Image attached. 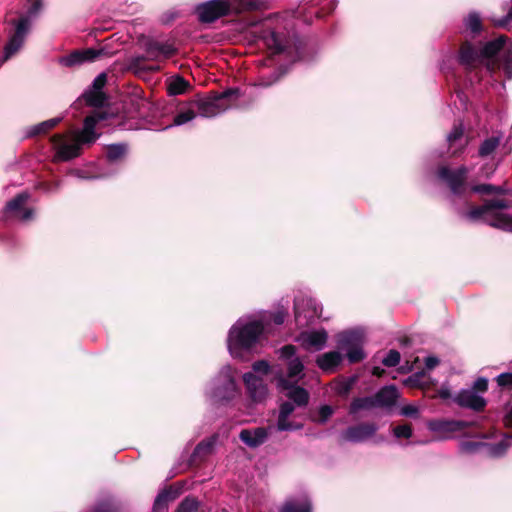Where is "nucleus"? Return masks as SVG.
I'll list each match as a JSON object with an SVG mask.
<instances>
[{
	"label": "nucleus",
	"instance_id": "nucleus-37",
	"mask_svg": "<svg viewBox=\"0 0 512 512\" xmlns=\"http://www.w3.org/2000/svg\"><path fill=\"white\" fill-rule=\"evenodd\" d=\"M175 497L172 496L171 491L164 490L162 491L155 499L154 502V510L161 511L167 507V504L170 500H173Z\"/></svg>",
	"mask_w": 512,
	"mask_h": 512
},
{
	"label": "nucleus",
	"instance_id": "nucleus-3",
	"mask_svg": "<svg viewBox=\"0 0 512 512\" xmlns=\"http://www.w3.org/2000/svg\"><path fill=\"white\" fill-rule=\"evenodd\" d=\"M508 208V202L503 199L486 201L482 206H473L460 211L459 215L469 222L482 221L492 227L512 232V216L502 210Z\"/></svg>",
	"mask_w": 512,
	"mask_h": 512
},
{
	"label": "nucleus",
	"instance_id": "nucleus-56",
	"mask_svg": "<svg viewBox=\"0 0 512 512\" xmlns=\"http://www.w3.org/2000/svg\"><path fill=\"white\" fill-rule=\"evenodd\" d=\"M482 447V444L475 443V442H463L461 444V448L464 451L472 452L477 450L478 448Z\"/></svg>",
	"mask_w": 512,
	"mask_h": 512
},
{
	"label": "nucleus",
	"instance_id": "nucleus-62",
	"mask_svg": "<svg viewBox=\"0 0 512 512\" xmlns=\"http://www.w3.org/2000/svg\"><path fill=\"white\" fill-rule=\"evenodd\" d=\"M466 143L467 142L465 141L463 144H461V148H463L466 145Z\"/></svg>",
	"mask_w": 512,
	"mask_h": 512
},
{
	"label": "nucleus",
	"instance_id": "nucleus-54",
	"mask_svg": "<svg viewBox=\"0 0 512 512\" xmlns=\"http://www.w3.org/2000/svg\"><path fill=\"white\" fill-rule=\"evenodd\" d=\"M280 354L282 358L291 359L295 355V347L292 345H286L281 348Z\"/></svg>",
	"mask_w": 512,
	"mask_h": 512
},
{
	"label": "nucleus",
	"instance_id": "nucleus-18",
	"mask_svg": "<svg viewBox=\"0 0 512 512\" xmlns=\"http://www.w3.org/2000/svg\"><path fill=\"white\" fill-rule=\"evenodd\" d=\"M271 429L272 427H257L253 429H243L240 432L239 437L241 441L245 443L247 446L255 448L266 441L269 435V431Z\"/></svg>",
	"mask_w": 512,
	"mask_h": 512
},
{
	"label": "nucleus",
	"instance_id": "nucleus-39",
	"mask_svg": "<svg viewBox=\"0 0 512 512\" xmlns=\"http://www.w3.org/2000/svg\"><path fill=\"white\" fill-rule=\"evenodd\" d=\"M199 502L192 497H186L177 507L175 512H196Z\"/></svg>",
	"mask_w": 512,
	"mask_h": 512
},
{
	"label": "nucleus",
	"instance_id": "nucleus-51",
	"mask_svg": "<svg viewBox=\"0 0 512 512\" xmlns=\"http://www.w3.org/2000/svg\"><path fill=\"white\" fill-rule=\"evenodd\" d=\"M418 412V408L414 405H405L401 408V415L407 417H417Z\"/></svg>",
	"mask_w": 512,
	"mask_h": 512
},
{
	"label": "nucleus",
	"instance_id": "nucleus-13",
	"mask_svg": "<svg viewBox=\"0 0 512 512\" xmlns=\"http://www.w3.org/2000/svg\"><path fill=\"white\" fill-rule=\"evenodd\" d=\"M328 339L327 332L324 329L302 332L298 336V342L306 350H321Z\"/></svg>",
	"mask_w": 512,
	"mask_h": 512
},
{
	"label": "nucleus",
	"instance_id": "nucleus-30",
	"mask_svg": "<svg viewBox=\"0 0 512 512\" xmlns=\"http://www.w3.org/2000/svg\"><path fill=\"white\" fill-rule=\"evenodd\" d=\"M60 120H61L60 118H52V119L43 121L42 123L33 126L29 132V135L34 136V135L46 133L47 131L54 128L60 122Z\"/></svg>",
	"mask_w": 512,
	"mask_h": 512
},
{
	"label": "nucleus",
	"instance_id": "nucleus-11",
	"mask_svg": "<svg viewBox=\"0 0 512 512\" xmlns=\"http://www.w3.org/2000/svg\"><path fill=\"white\" fill-rule=\"evenodd\" d=\"M295 320L299 325H307L315 318H319L320 308L312 299H302L295 301Z\"/></svg>",
	"mask_w": 512,
	"mask_h": 512
},
{
	"label": "nucleus",
	"instance_id": "nucleus-44",
	"mask_svg": "<svg viewBox=\"0 0 512 512\" xmlns=\"http://www.w3.org/2000/svg\"><path fill=\"white\" fill-rule=\"evenodd\" d=\"M400 353L397 350H390L382 363L387 367H395L400 362Z\"/></svg>",
	"mask_w": 512,
	"mask_h": 512
},
{
	"label": "nucleus",
	"instance_id": "nucleus-42",
	"mask_svg": "<svg viewBox=\"0 0 512 512\" xmlns=\"http://www.w3.org/2000/svg\"><path fill=\"white\" fill-rule=\"evenodd\" d=\"M465 26L473 33H478L481 30V19L477 13H470L465 20Z\"/></svg>",
	"mask_w": 512,
	"mask_h": 512
},
{
	"label": "nucleus",
	"instance_id": "nucleus-20",
	"mask_svg": "<svg viewBox=\"0 0 512 512\" xmlns=\"http://www.w3.org/2000/svg\"><path fill=\"white\" fill-rule=\"evenodd\" d=\"M28 199V193L18 194L6 204V212L14 214L21 220H29L32 217V210L23 208Z\"/></svg>",
	"mask_w": 512,
	"mask_h": 512
},
{
	"label": "nucleus",
	"instance_id": "nucleus-36",
	"mask_svg": "<svg viewBox=\"0 0 512 512\" xmlns=\"http://www.w3.org/2000/svg\"><path fill=\"white\" fill-rule=\"evenodd\" d=\"M127 147L124 144H113L107 148V157L111 161L121 159L126 153Z\"/></svg>",
	"mask_w": 512,
	"mask_h": 512
},
{
	"label": "nucleus",
	"instance_id": "nucleus-59",
	"mask_svg": "<svg viewBox=\"0 0 512 512\" xmlns=\"http://www.w3.org/2000/svg\"><path fill=\"white\" fill-rule=\"evenodd\" d=\"M383 373H384V370L381 369L380 367H374L372 370V374L375 376H378V377H380Z\"/></svg>",
	"mask_w": 512,
	"mask_h": 512
},
{
	"label": "nucleus",
	"instance_id": "nucleus-29",
	"mask_svg": "<svg viewBox=\"0 0 512 512\" xmlns=\"http://www.w3.org/2000/svg\"><path fill=\"white\" fill-rule=\"evenodd\" d=\"M83 98L89 106L100 107L104 104L105 97L102 91L88 90L84 93Z\"/></svg>",
	"mask_w": 512,
	"mask_h": 512
},
{
	"label": "nucleus",
	"instance_id": "nucleus-23",
	"mask_svg": "<svg viewBox=\"0 0 512 512\" xmlns=\"http://www.w3.org/2000/svg\"><path fill=\"white\" fill-rule=\"evenodd\" d=\"M342 361V355L338 351H330L317 358V365L325 372H333Z\"/></svg>",
	"mask_w": 512,
	"mask_h": 512
},
{
	"label": "nucleus",
	"instance_id": "nucleus-22",
	"mask_svg": "<svg viewBox=\"0 0 512 512\" xmlns=\"http://www.w3.org/2000/svg\"><path fill=\"white\" fill-rule=\"evenodd\" d=\"M374 398L377 407H391L396 403L398 390L395 386H386L379 390Z\"/></svg>",
	"mask_w": 512,
	"mask_h": 512
},
{
	"label": "nucleus",
	"instance_id": "nucleus-43",
	"mask_svg": "<svg viewBox=\"0 0 512 512\" xmlns=\"http://www.w3.org/2000/svg\"><path fill=\"white\" fill-rule=\"evenodd\" d=\"M491 22L494 26L499 28H506L512 23V7H509L508 12L503 17L491 16Z\"/></svg>",
	"mask_w": 512,
	"mask_h": 512
},
{
	"label": "nucleus",
	"instance_id": "nucleus-21",
	"mask_svg": "<svg viewBox=\"0 0 512 512\" xmlns=\"http://www.w3.org/2000/svg\"><path fill=\"white\" fill-rule=\"evenodd\" d=\"M460 62L467 67H477L483 64L480 50L475 49L470 44H464L460 50Z\"/></svg>",
	"mask_w": 512,
	"mask_h": 512
},
{
	"label": "nucleus",
	"instance_id": "nucleus-35",
	"mask_svg": "<svg viewBox=\"0 0 512 512\" xmlns=\"http://www.w3.org/2000/svg\"><path fill=\"white\" fill-rule=\"evenodd\" d=\"M472 192L479 194H502L505 189L501 186H494L491 184L474 185L471 188Z\"/></svg>",
	"mask_w": 512,
	"mask_h": 512
},
{
	"label": "nucleus",
	"instance_id": "nucleus-53",
	"mask_svg": "<svg viewBox=\"0 0 512 512\" xmlns=\"http://www.w3.org/2000/svg\"><path fill=\"white\" fill-rule=\"evenodd\" d=\"M488 388V380L484 377L478 378L473 385L472 390H476L479 392H485Z\"/></svg>",
	"mask_w": 512,
	"mask_h": 512
},
{
	"label": "nucleus",
	"instance_id": "nucleus-31",
	"mask_svg": "<svg viewBox=\"0 0 512 512\" xmlns=\"http://www.w3.org/2000/svg\"><path fill=\"white\" fill-rule=\"evenodd\" d=\"M289 416H284L282 418V414H278V419L276 423V429L278 431H293V430H299L302 428V425L294 423L289 419Z\"/></svg>",
	"mask_w": 512,
	"mask_h": 512
},
{
	"label": "nucleus",
	"instance_id": "nucleus-60",
	"mask_svg": "<svg viewBox=\"0 0 512 512\" xmlns=\"http://www.w3.org/2000/svg\"><path fill=\"white\" fill-rule=\"evenodd\" d=\"M505 450V447H502V444L498 445L494 451V454L499 455Z\"/></svg>",
	"mask_w": 512,
	"mask_h": 512
},
{
	"label": "nucleus",
	"instance_id": "nucleus-63",
	"mask_svg": "<svg viewBox=\"0 0 512 512\" xmlns=\"http://www.w3.org/2000/svg\"><path fill=\"white\" fill-rule=\"evenodd\" d=\"M95 512H102V511H100L99 509H97ZM103 512H106V510H104Z\"/></svg>",
	"mask_w": 512,
	"mask_h": 512
},
{
	"label": "nucleus",
	"instance_id": "nucleus-5",
	"mask_svg": "<svg viewBox=\"0 0 512 512\" xmlns=\"http://www.w3.org/2000/svg\"><path fill=\"white\" fill-rule=\"evenodd\" d=\"M237 90H227L214 97L199 99L194 101L198 113L202 117H214L224 111H226L232 104L230 97L235 94Z\"/></svg>",
	"mask_w": 512,
	"mask_h": 512
},
{
	"label": "nucleus",
	"instance_id": "nucleus-7",
	"mask_svg": "<svg viewBox=\"0 0 512 512\" xmlns=\"http://www.w3.org/2000/svg\"><path fill=\"white\" fill-rule=\"evenodd\" d=\"M468 169L465 166H461L458 169H449L448 167H441L438 170V176L444 180L449 186L450 190L455 195H462L467 189Z\"/></svg>",
	"mask_w": 512,
	"mask_h": 512
},
{
	"label": "nucleus",
	"instance_id": "nucleus-40",
	"mask_svg": "<svg viewBox=\"0 0 512 512\" xmlns=\"http://www.w3.org/2000/svg\"><path fill=\"white\" fill-rule=\"evenodd\" d=\"M196 115L197 114L193 109L182 110L174 117V125L179 126L186 124L192 121Z\"/></svg>",
	"mask_w": 512,
	"mask_h": 512
},
{
	"label": "nucleus",
	"instance_id": "nucleus-8",
	"mask_svg": "<svg viewBox=\"0 0 512 512\" xmlns=\"http://www.w3.org/2000/svg\"><path fill=\"white\" fill-rule=\"evenodd\" d=\"M237 394L235 381L233 380L230 369L225 368L216 379L215 390L212 397L217 401L230 400Z\"/></svg>",
	"mask_w": 512,
	"mask_h": 512
},
{
	"label": "nucleus",
	"instance_id": "nucleus-48",
	"mask_svg": "<svg viewBox=\"0 0 512 512\" xmlns=\"http://www.w3.org/2000/svg\"><path fill=\"white\" fill-rule=\"evenodd\" d=\"M500 387H512V373H502L496 378Z\"/></svg>",
	"mask_w": 512,
	"mask_h": 512
},
{
	"label": "nucleus",
	"instance_id": "nucleus-58",
	"mask_svg": "<svg viewBox=\"0 0 512 512\" xmlns=\"http://www.w3.org/2000/svg\"><path fill=\"white\" fill-rule=\"evenodd\" d=\"M438 395L442 399H448L451 396L450 390L448 388H441L438 391Z\"/></svg>",
	"mask_w": 512,
	"mask_h": 512
},
{
	"label": "nucleus",
	"instance_id": "nucleus-55",
	"mask_svg": "<svg viewBox=\"0 0 512 512\" xmlns=\"http://www.w3.org/2000/svg\"><path fill=\"white\" fill-rule=\"evenodd\" d=\"M504 423L506 426H512V402L505 407Z\"/></svg>",
	"mask_w": 512,
	"mask_h": 512
},
{
	"label": "nucleus",
	"instance_id": "nucleus-46",
	"mask_svg": "<svg viewBox=\"0 0 512 512\" xmlns=\"http://www.w3.org/2000/svg\"><path fill=\"white\" fill-rule=\"evenodd\" d=\"M333 414V409L329 405H323L318 411L316 421L319 423H325Z\"/></svg>",
	"mask_w": 512,
	"mask_h": 512
},
{
	"label": "nucleus",
	"instance_id": "nucleus-45",
	"mask_svg": "<svg viewBox=\"0 0 512 512\" xmlns=\"http://www.w3.org/2000/svg\"><path fill=\"white\" fill-rule=\"evenodd\" d=\"M393 434L396 438H410L412 428L410 425H399L393 428Z\"/></svg>",
	"mask_w": 512,
	"mask_h": 512
},
{
	"label": "nucleus",
	"instance_id": "nucleus-41",
	"mask_svg": "<svg viewBox=\"0 0 512 512\" xmlns=\"http://www.w3.org/2000/svg\"><path fill=\"white\" fill-rule=\"evenodd\" d=\"M464 135V127L461 123L454 125L452 131L447 135V141L453 147L458 141H461Z\"/></svg>",
	"mask_w": 512,
	"mask_h": 512
},
{
	"label": "nucleus",
	"instance_id": "nucleus-27",
	"mask_svg": "<svg viewBox=\"0 0 512 512\" xmlns=\"http://www.w3.org/2000/svg\"><path fill=\"white\" fill-rule=\"evenodd\" d=\"M375 407H377V406L375 403L374 396L356 398L350 404V413L355 414L361 410H370Z\"/></svg>",
	"mask_w": 512,
	"mask_h": 512
},
{
	"label": "nucleus",
	"instance_id": "nucleus-25",
	"mask_svg": "<svg viewBox=\"0 0 512 512\" xmlns=\"http://www.w3.org/2000/svg\"><path fill=\"white\" fill-rule=\"evenodd\" d=\"M504 42V37H500L496 40L486 43L484 47L480 50L483 63L486 62L488 58H491L494 55H496L503 48Z\"/></svg>",
	"mask_w": 512,
	"mask_h": 512
},
{
	"label": "nucleus",
	"instance_id": "nucleus-1",
	"mask_svg": "<svg viewBox=\"0 0 512 512\" xmlns=\"http://www.w3.org/2000/svg\"><path fill=\"white\" fill-rule=\"evenodd\" d=\"M287 316L285 309L275 313H264L260 320L245 322L238 320L230 329L227 345L233 357H242V351L250 349L263 333L265 325L272 319L277 325H281Z\"/></svg>",
	"mask_w": 512,
	"mask_h": 512
},
{
	"label": "nucleus",
	"instance_id": "nucleus-61",
	"mask_svg": "<svg viewBox=\"0 0 512 512\" xmlns=\"http://www.w3.org/2000/svg\"><path fill=\"white\" fill-rule=\"evenodd\" d=\"M41 8V2L40 1H36L33 5V9L36 11L38 9Z\"/></svg>",
	"mask_w": 512,
	"mask_h": 512
},
{
	"label": "nucleus",
	"instance_id": "nucleus-19",
	"mask_svg": "<svg viewBox=\"0 0 512 512\" xmlns=\"http://www.w3.org/2000/svg\"><path fill=\"white\" fill-rule=\"evenodd\" d=\"M147 57L153 61L169 59L176 53V48L170 43L151 42L146 48Z\"/></svg>",
	"mask_w": 512,
	"mask_h": 512
},
{
	"label": "nucleus",
	"instance_id": "nucleus-52",
	"mask_svg": "<svg viewBox=\"0 0 512 512\" xmlns=\"http://www.w3.org/2000/svg\"><path fill=\"white\" fill-rule=\"evenodd\" d=\"M105 83L106 75L100 74L94 79L91 89L96 91H102V88L104 87Z\"/></svg>",
	"mask_w": 512,
	"mask_h": 512
},
{
	"label": "nucleus",
	"instance_id": "nucleus-10",
	"mask_svg": "<svg viewBox=\"0 0 512 512\" xmlns=\"http://www.w3.org/2000/svg\"><path fill=\"white\" fill-rule=\"evenodd\" d=\"M29 28L30 21L28 18H21L17 22L15 33L4 47L3 62L12 57L22 47Z\"/></svg>",
	"mask_w": 512,
	"mask_h": 512
},
{
	"label": "nucleus",
	"instance_id": "nucleus-15",
	"mask_svg": "<svg viewBox=\"0 0 512 512\" xmlns=\"http://www.w3.org/2000/svg\"><path fill=\"white\" fill-rule=\"evenodd\" d=\"M243 380L253 401L261 402L267 397V387L263 384V380L260 377L252 372H248L244 374Z\"/></svg>",
	"mask_w": 512,
	"mask_h": 512
},
{
	"label": "nucleus",
	"instance_id": "nucleus-6",
	"mask_svg": "<svg viewBox=\"0 0 512 512\" xmlns=\"http://www.w3.org/2000/svg\"><path fill=\"white\" fill-rule=\"evenodd\" d=\"M338 347L346 351L348 360L356 363L364 359L365 354L362 349L363 334L359 331H346L337 336Z\"/></svg>",
	"mask_w": 512,
	"mask_h": 512
},
{
	"label": "nucleus",
	"instance_id": "nucleus-34",
	"mask_svg": "<svg viewBox=\"0 0 512 512\" xmlns=\"http://www.w3.org/2000/svg\"><path fill=\"white\" fill-rule=\"evenodd\" d=\"M356 382V377H350L335 383L334 390L337 394L346 396Z\"/></svg>",
	"mask_w": 512,
	"mask_h": 512
},
{
	"label": "nucleus",
	"instance_id": "nucleus-38",
	"mask_svg": "<svg viewBox=\"0 0 512 512\" xmlns=\"http://www.w3.org/2000/svg\"><path fill=\"white\" fill-rule=\"evenodd\" d=\"M188 83L181 77L173 79L169 84V93L171 95H179L185 92Z\"/></svg>",
	"mask_w": 512,
	"mask_h": 512
},
{
	"label": "nucleus",
	"instance_id": "nucleus-14",
	"mask_svg": "<svg viewBox=\"0 0 512 512\" xmlns=\"http://www.w3.org/2000/svg\"><path fill=\"white\" fill-rule=\"evenodd\" d=\"M454 401L463 408H469L474 411H481L486 406V400L471 389L461 390Z\"/></svg>",
	"mask_w": 512,
	"mask_h": 512
},
{
	"label": "nucleus",
	"instance_id": "nucleus-17",
	"mask_svg": "<svg viewBox=\"0 0 512 512\" xmlns=\"http://www.w3.org/2000/svg\"><path fill=\"white\" fill-rule=\"evenodd\" d=\"M377 431L374 424L363 423L349 427L342 435L343 440L350 442H362L370 438Z\"/></svg>",
	"mask_w": 512,
	"mask_h": 512
},
{
	"label": "nucleus",
	"instance_id": "nucleus-32",
	"mask_svg": "<svg viewBox=\"0 0 512 512\" xmlns=\"http://www.w3.org/2000/svg\"><path fill=\"white\" fill-rule=\"evenodd\" d=\"M215 440H216V438L212 437L208 440H204V441L200 442L196 446L193 456L194 457H204V456L210 454L213 449V446L215 444Z\"/></svg>",
	"mask_w": 512,
	"mask_h": 512
},
{
	"label": "nucleus",
	"instance_id": "nucleus-16",
	"mask_svg": "<svg viewBox=\"0 0 512 512\" xmlns=\"http://www.w3.org/2000/svg\"><path fill=\"white\" fill-rule=\"evenodd\" d=\"M278 387L281 390H287L286 396L298 406H305L308 403V392L304 388L294 386L285 377L278 379Z\"/></svg>",
	"mask_w": 512,
	"mask_h": 512
},
{
	"label": "nucleus",
	"instance_id": "nucleus-4",
	"mask_svg": "<svg viewBox=\"0 0 512 512\" xmlns=\"http://www.w3.org/2000/svg\"><path fill=\"white\" fill-rule=\"evenodd\" d=\"M261 5V0H210L198 5L196 11L201 22L212 23L231 12L256 10Z\"/></svg>",
	"mask_w": 512,
	"mask_h": 512
},
{
	"label": "nucleus",
	"instance_id": "nucleus-9",
	"mask_svg": "<svg viewBox=\"0 0 512 512\" xmlns=\"http://www.w3.org/2000/svg\"><path fill=\"white\" fill-rule=\"evenodd\" d=\"M468 424L457 420H431L427 423L430 431L436 434L439 439L451 438L455 433L462 431Z\"/></svg>",
	"mask_w": 512,
	"mask_h": 512
},
{
	"label": "nucleus",
	"instance_id": "nucleus-28",
	"mask_svg": "<svg viewBox=\"0 0 512 512\" xmlns=\"http://www.w3.org/2000/svg\"><path fill=\"white\" fill-rule=\"evenodd\" d=\"M264 43L272 53H280L284 50L282 38L274 31H270L264 36Z\"/></svg>",
	"mask_w": 512,
	"mask_h": 512
},
{
	"label": "nucleus",
	"instance_id": "nucleus-57",
	"mask_svg": "<svg viewBox=\"0 0 512 512\" xmlns=\"http://www.w3.org/2000/svg\"><path fill=\"white\" fill-rule=\"evenodd\" d=\"M439 364V360L436 357L430 356L425 360V366L427 369H433Z\"/></svg>",
	"mask_w": 512,
	"mask_h": 512
},
{
	"label": "nucleus",
	"instance_id": "nucleus-26",
	"mask_svg": "<svg viewBox=\"0 0 512 512\" xmlns=\"http://www.w3.org/2000/svg\"><path fill=\"white\" fill-rule=\"evenodd\" d=\"M304 366L299 358H293L288 363V375L286 378L290 383H297L303 376Z\"/></svg>",
	"mask_w": 512,
	"mask_h": 512
},
{
	"label": "nucleus",
	"instance_id": "nucleus-33",
	"mask_svg": "<svg viewBox=\"0 0 512 512\" xmlns=\"http://www.w3.org/2000/svg\"><path fill=\"white\" fill-rule=\"evenodd\" d=\"M499 146V139L496 137H491L483 141L479 148V155L481 157H486L492 154L496 148Z\"/></svg>",
	"mask_w": 512,
	"mask_h": 512
},
{
	"label": "nucleus",
	"instance_id": "nucleus-49",
	"mask_svg": "<svg viewBox=\"0 0 512 512\" xmlns=\"http://www.w3.org/2000/svg\"><path fill=\"white\" fill-rule=\"evenodd\" d=\"M253 370H254V372L259 373V374H268V372L270 370V366H269L268 362L261 360V361L255 362L253 364Z\"/></svg>",
	"mask_w": 512,
	"mask_h": 512
},
{
	"label": "nucleus",
	"instance_id": "nucleus-50",
	"mask_svg": "<svg viewBox=\"0 0 512 512\" xmlns=\"http://www.w3.org/2000/svg\"><path fill=\"white\" fill-rule=\"evenodd\" d=\"M295 406L291 402H284L281 404L279 413L282 414V418L284 416H291V414L294 412Z\"/></svg>",
	"mask_w": 512,
	"mask_h": 512
},
{
	"label": "nucleus",
	"instance_id": "nucleus-2",
	"mask_svg": "<svg viewBox=\"0 0 512 512\" xmlns=\"http://www.w3.org/2000/svg\"><path fill=\"white\" fill-rule=\"evenodd\" d=\"M106 119V114L103 111H94L88 115L84 120L83 129L75 131L71 138H66L64 135H54L52 142L56 148V157L63 161H68L77 157L80 154V146L85 143H93L98 134L95 133V127L100 122Z\"/></svg>",
	"mask_w": 512,
	"mask_h": 512
},
{
	"label": "nucleus",
	"instance_id": "nucleus-24",
	"mask_svg": "<svg viewBox=\"0 0 512 512\" xmlns=\"http://www.w3.org/2000/svg\"><path fill=\"white\" fill-rule=\"evenodd\" d=\"M280 512H311V503L306 497L300 500H288Z\"/></svg>",
	"mask_w": 512,
	"mask_h": 512
},
{
	"label": "nucleus",
	"instance_id": "nucleus-47",
	"mask_svg": "<svg viewBox=\"0 0 512 512\" xmlns=\"http://www.w3.org/2000/svg\"><path fill=\"white\" fill-rule=\"evenodd\" d=\"M503 68L508 75V78L512 77V47L506 52L504 57Z\"/></svg>",
	"mask_w": 512,
	"mask_h": 512
},
{
	"label": "nucleus",
	"instance_id": "nucleus-12",
	"mask_svg": "<svg viewBox=\"0 0 512 512\" xmlns=\"http://www.w3.org/2000/svg\"><path fill=\"white\" fill-rule=\"evenodd\" d=\"M107 52L104 49L88 48L71 53L70 55L61 59V63L65 66L80 65L85 62H92L106 56Z\"/></svg>",
	"mask_w": 512,
	"mask_h": 512
}]
</instances>
